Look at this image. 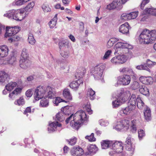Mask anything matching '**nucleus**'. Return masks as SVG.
<instances>
[{
    "mask_svg": "<svg viewBox=\"0 0 156 156\" xmlns=\"http://www.w3.org/2000/svg\"><path fill=\"white\" fill-rule=\"evenodd\" d=\"M24 100L22 97H20L17 101H16L15 102V104L16 105H23L24 104Z\"/></svg>",
    "mask_w": 156,
    "mask_h": 156,
    "instance_id": "nucleus-53",
    "label": "nucleus"
},
{
    "mask_svg": "<svg viewBox=\"0 0 156 156\" xmlns=\"http://www.w3.org/2000/svg\"><path fill=\"white\" fill-rule=\"evenodd\" d=\"M85 138L88 139L90 141H93L95 140V138L94 137V134L93 133H92L90 136H86Z\"/></svg>",
    "mask_w": 156,
    "mask_h": 156,
    "instance_id": "nucleus-58",
    "label": "nucleus"
},
{
    "mask_svg": "<svg viewBox=\"0 0 156 156\" xmlns=\"http://www.w3.org/2000/svg\"><path fill=\"white\" fill-rule=\"evenodd\" d=\"M137 98H136L135 94H133L129 101L128 103V105H129L134 109L135 108V105L136 103Z\"/></svg>",
    "mask_w": 156,
    "mask_h": 156,
    "instance_id": "nucleus-20",
    "label": "nucleus"
},
{
    "mask_svg": "<svg viewBox=\"0 0 156 156\" xmlns=\"http://www.w3.org/2000/svg\"><path fill=\"white\" fill-rule=\"evenodd\" d=\"M114 128L118 131H120L122 129L124 130V128L123 126L122 125L120 121L117 122V124L114 127Z\"/></svg>",
    "mask_w": 156,
    "mask_h": 156,
    "instance_id": "nucleus-46",
    "label": "nucleus"
},
{
    "mask_svg": "<svg viewBox=\"0 0 156 156\" xmlns=\"http://www.w3.org/2000/svg\"><path fill=\"white\" fill-rule=\"evenodd\" d=\"M57 15L56 14L54 17L49 23V25L51 28H54L56 25L57 20Z\"/></svg>",
    "mask_w": 156,
    "mask_h": 156,
    "instance_id": "nucleus-33",
    "label": "nucleus"
},
{
    "mask_svg": "<svg viewBox=\"0 0 156 156\" xmlns=\"http://www.w3.org/2000/svg\"><path fill=\"white\" fill-rule=\"evenodd\" d=\"M33 89H30L27 90L26 92V96L28 97H30L32 95L33 93Z\"/></svg>",
    "mask_w": 156,
    "mask_h": 156,
    "instance_id": "nucleus-64",
    "label": "nucleus"
},
{
    "mask_svg": "<svg viewBox=\"0 0 156 156\" xmlns=\"http://www.w3.org/2000/svg\"><path fill=\"white\" fill-rule=\"evenodd\" d=\"M83 106V108L87 111L89 114H92V110L91 109L89 103H87L86 105H84Z\"/></svg>",
    "mask_w": 156,
    "mask_h": 156,
    "instance_id": "nucleus-50",
    "label": "nucleus"
},
{
    "mask_svg": "<svg viewBox=\"0 0 156 156\" xmlns=\"http://www.w3.org/2000/svg\"><path fill=\"white\" fill-rule=\"evenodd\" d=\"M46 90L48 92V98L52 99L56 97V93L53 88L49 86H48L46 88Z\"/></svg>",
    "mask_w": 156,
    "mask_h": 156,
    "instance_id": "nucleus-15",
    "label": "nucleus"
},
{
    "mask_svg": "<svg viewBox=\"0 0 156 156\" xmlns=\"http://www.w3.org/2000/svg\"><path fill=\"white\" fill-rule=\"evenodd\" d=\"M144 114L145 119L147 121L150 120L151 119V111L149 108L147 107L144 110Z\"/></svg>",
    "mask_w": 156,
    "mask_h": 156,
    "instance_id": "nucleus-23",
    "label": "nucleus"
},
{
    "mask_svg": "<svg viewBox=\"0 0 156 156\" xmlns=\"http://www.w3.org/2000/svg\"><path fill=\"white\" fill-rule=\"evenodd\" d=\"M29 59V54L27 49L25 48H23L21 55L20 59Z\"/></svg>",
    "mask_w": 156,
    "mask_h": 156,
    "instance_id": "nucleus-31",
    "label": "nucleus"
},
{
    "mask_svg": "<svg viewBox=\"0 0 156 156\" xmlns=\"http://www.w3.org/2000/svg\"><path fill=\"white\" fill-rule=\"evenodd\" d=\"M136 102L138 108L140 109H142L144 106V104L140 98L138 96L137 97Z\"/></svg>",
    "mask_w": 156,
    "mask_h": 156,
    "instance_id": "nucleus-41",
    "label": "nucleus"
},
{
    "mask_svg": "<svg viewBox=\"0 0 156 156\" xmlns=\"http://www.w3.org/2000/svg\"><path fill=\"white\" fill-rule=\"evenodd\" d=\"M28 40V42L32 45H34L36 42V40L34 38L33 34L30 33L29 34Z\"/></svg>",
    "mask_w": 156,
    "mask_h": 156,
    "instance_id": "nucleus-42",
    "label": "nucleus"
},
{
    "mask_svg": "<svg viewBox=\"0 0 156 156\" xmlns=\"http://www.w3.org/2000/svg\"><path fill=\"white\" fill-rule=\"evenodd\" d=\"M105 68V65L103 63L100 64L92 68L90 72L93 74L94 78L98 80L102 76L104 70Z\"/></svg>",
    "mask_w": 156,
    "mask_h": 156,
    "instance_id": "nucleus-5",
    "label": "nucleus"
},
{
    "mask_svg": "<svg viewBox=\"0 0 156 156\" xmlns=\"http://www.w3.org/2000/svg\"><path fill=\"white\" fill-rule=\"evenodd\" d=\"M73 120L70 122L71 126L78 130L79 127L86 121L88 117L85 112L80 110L77 111L74 115Z\"/></svg>",
    "mask_w": 156,
    "mask_h": 156,
    "instance_id": "nucleus-3",
    "label": "nucleus"
},
{
    "mask_svg": "<svg viewBox=\"0 0 156 156\" xmlns=\"http://www.w3.org/2000/svg\"><path fill=\"white\" fill-rule=\"evenodd\" d=\"M129 28H130L128 23L126 22L120 26L119 31L120 33L127 34H129Z\"/></svg>",
    "mask_w": 156,
    "mask_h": 156,
    "instance_id": "nucleus-13",
    "label": "nucleus"
},
{
    "mask_svg": "<svg viewBox=\"0 0 156 156\" xmlns=\"http://www.w3.org/2000/svg\"><path fill=\"white\" fill-rule=\"evenodd\" d=\"M7 63L13 65L16 62V56L14 53H12L7 59Z\"/></svg>",
    "mask_w": 156,
    "mask_h": 156,
    "instance_id": "nucleus-22",
    "label": "nucleus"
},
{
    "mask_svg": "<svg viewBox=\"0 0 156 156\" xmlns=\"http://www.w3.org/2000/svg\"><path fill=\"white\" fill-rule=\"evenodd\" d=\"M133 139L132 138L131 136L130 135H128L125 141V146L126 149L128 151H134V148L132 147V141Z\"/></svg>",
    "mask_w": 156,
    "mask_h": 156,
    "instance_id": "nucleus-12",
    "label": "nucleus"
},
{
    "mask_svg": "<svg viewBox=\"0 0 156 156\" xmlns=\"http://www.w3.org/2000/svg\"><path fill=\"white\" fill-rule=\"evenodd\" d=\"M144 13L145 14H150L156 16V9L152 7L147 8L144 10Z\"/></svg>",
    "mask_w": 156,
    "mask_h": 156,
    "instance_id": "nucleus-26",
    "label": "nucleus"
},
{
    "mask_svg": "<svg viewBox=\"0 0 156 156\" xmlns=\"http://www.w3.org/2000/svg\"><path fill=\"white\" fill-rule=\"evenodd\" d=\"M71 107L68 106L62 107L61 108V111L63 112L64 114L66 115H69L70 114Z\"/></svg>",
    "mask_w": 156,
    "mask_h": 156,
    "instance_id": "nucleus-35",
    "label": "nucleus"
},
{
    "mask_svg": "<svg viewBox=\"0 0 156 156\" xmlns=\"http://www.w3.org/2000/svg\"><path fill=\"white\" fill-rule=\"evenodd\" d=\"M65 116L63 112L61 111L56 114L55 120L60 122H62L64 120Z\"/></svg>",
    "mask_w": 156,
    "mask_h": 156,
    "instance_id": "nucleus-32",
    "label": "nucleus"
},
{
    "mask_svg": "<svg viewBox=\"0 0 156 156\" xmlns=\"http://www.w3.org/2000/svg\"><path fill=\"white\" fill-rule=\"evenodd\" d=\"M112 104L113 107L115 108L118 107L121 104L118 99L112 102Z\"/></svg>",
    "mask_w": 156,
    "mask_h": 156,
    "instance_id": "nucleus-59",
    "label": "nucleus"
},
{
    "mask_svg": "<svg viewBox=\"0 0 156 156\" xmlns=\"http://www.w3.org/2000/svg\"><path fill=\"white\" fill-rule=\"evenodd\" d=\"M49 105V101L48 99L44 98L41 100L40 105L42 107H46Z\"/></svg>",
    "mask_w": 156,
    "mask_h": 156,
    "instance_id": "nucleus-37",
    "label": "nucleus"
},
{
    "mask_svg": "<svg viewBox=\"0 0 156 156\" xmlns=\"http://www.w3.org/2000/svg\"><path fill=\"white\" fill-rule=\"evenodd\" d=\"M22 89L20 88H16L12 93L10 94L9 97L11 99H13L18 94H20Z\"/></svg>",
    "mask_w": 156,
    "mask_h": 156,
    "instance_id": "nucleus-27",
    "label": "nucleus"
},
{
    "mask_svg": "<svg viewBox=\"0 0 156 156\" xmlns=\"http://www.w3.org/2000/svg\"><path fill=\"white\" fill-rule=\"evenodd\" d=\"M153 83V78L151 76H148L146 77L144 84L147 85H150Z\"/></svg>",
    "mask_w": 156,
    "mask_h": 156,
    "instance_id": "nucleus-48",
    "label": "nucleus"
},
{
    "mask_svg": "<svg viewBox=\"0 0 156 156\" xmlns=\"http://www.w3.org/2000/svg\"><path fill=\"white\" fill-rule=\"evenodd\" d=\"M20 30V27L18 26H15L13 27H6L5 37L12 36L18 33Z\"/></svg>",
    "mask_w": 156,
    "mask_h": 156,
    "instance_id": "nucleus-9",
    "label": "nucleus"
},
{
    "mask_svg": "<svg viewBox=\"0 0 156 156\" xmlns=\"http://www.w3.org/2000/svg\"><path fill=\"white\" fill-rule=\"evenodd\" d=\"M85 69L82 68L80 69H78L77 71V73L75 74V77L77 78L82 77L85 72Z\"/></svg>",
    "mask_w": 156,
    "mask_h": 156,
    "instance_id": "nucleus-34",
    "label": "nucleus"
},
{
    "mask_svg": "<svg viewBox=\"0 0 156 156\" xmlns=\"http://www.w3.org/2000/svg\"><path fill=\"white\" fill-rule=\"evenodd\" d=\"M139 91L141 94L147 96L149 95V92L148 88L144 85H141L139 89Z\"/></svg>",
    "mask_w": 156,
    "mask_h": 156,
    "instance_id": "nucleus-24",
    "label": "nucleus"
},
{
    "mask_svg": "<svg viewBox=\"0 0 156 156\" xmlns=\"http://www.w3.org/2000/svg\"><path fill=\"white\" fill-rule=\"evenodd\" d=\"M46 92V89L42 86H39L37 87L34 94V99L36 101H38L43 97Z\"/></svg>",
    "mask_w": 156,
    "mask_h": 156,
    "instance_id": "nucleus-8",
    "label": "nucleus"
},
{
    "mask_svg": "<svg viewBox=\"0 0 156 156\" xmlns=\"http://www.w3.org/2000/svg\"><path fill=\"white\" fill-rule=\"evenodd\" d=\"M121 0H114L111 4L107 5V9L111 10L116 8L117 9H120L122 8Z\"/></svg>",
    "mask_w": 156,
    "mask_h": 156,
    "instance_id": "nucleus-10",
    "label": "nucleus"
},
{
    "mask_svg": "<svg viewBox=\"0 0 156 156\" xmlns=\"http://www.w3.org/2000/svg\"><path fill=\"white\" fill-rule=\"evenodd\" d=\"M126 94H129V95H130L129 91H127L125 92H124V90L122 89L119 91L118 97L119 98L122 96H125Z\"/></svg>",
    "mask_w": 156,
    "mask_h": 156,
    "instance_id": "nucleus-54",
    "label": "nucleus"
},
{
    "mask_svg": "<svg viewBox=\"0 0 156 156\" xmlns=\"http://www.w3.org/2000/svg\"><path fill=\"white\" fill-rule=\"evenodd\" d=\"M117 56L119 64H122L126 62V57L125 55H122L118 56Z\"/></svg>",
    "mask_w": 156,
    "mask_h": 156,
    "instance_id": "nucleus-43",
    "label": "nucleus"
},
{
    "mask_svg": "<svg viewBox=\"0 0 156 156\" xmlns=\"http://www.w3.org/2000/svg\"><path fill=\"white\" fill-rule=\"evenodd\" d=\"M141 85H140L139 82L136 81H134L131 84V88L132 89L135 90L140 88Z\"/></svg>",
    "mask_w": 156,
    "mask_h": 156,
    "instance_id": "nucleus-44",
    "label": "nucleus"
},
{
    "mask_svg": "<svg viewBox=\"0 0 156 156\" xmlns=\"http://www.w3.org/2000/svg\"><path fill=\"white\" fill-rule=\"evenodd\" d=\"M112 141L108 140H103L101 142V147L103 149H106L108 148H110L111 147Z\"/></svg>",
    "mask_w": 156,
    "mask_h": 156,
    "instance_id": "nucleus-21",
    "label": "nucleus"
},
{
    "mask_svg": "<svg viewBox=\"0 0 156 156\" xmlns=\"http://www.w3.org/2000/svg\"><path fill=\"white\" fill-rule=\"evenodd\" d=\"M112 51L111 50H108L105 52L104 56L102 58V59L104 60L107 59L109 57V56L111 55V54L112 53Z\"/></svg>",
    "mask_w": 156,
    "mask_h": 156,
    "instance_id": "nucleus-57",
    "label": "nucleus"
},
{
    "mask_svg": "<svg viewBox=\"0 0 156 156\" xmlns=\"http://www.w3.org/2000/svg\"><path fill=\"white\" fill-rule=\"evenodd\" d=\"M16 85L17 83L16 82H11L5 86V87L7 90L10 91L16 87Z\"/></svg>",
    "mask_w": 156,
    "mask_h": 156,
    "instance_id": "nucleus-36",
    "label": "nucleus"
},
{
    "mask_svg": "<svg viewBox=\"0 0 156 156\" xmlns=\"http://www.w3.org/2000/svg\"><path fill=\"white\" fill-rule=\"evenodd\" d=\"M70 153L72 156H81L84 153L83 149L79 146L74 147L71 151Z\"/></svg>",
    "mask_w": 156,
    "mask_h": 156,
    "instance_id": "nucleus-11",
    "label": "nucleus"
},
{
    "mask_svg": "<svg viewBox=\"0 0 156 156\" xmlns=\"http://www.w3.org/2000/svg\"><path fill=\"white\" fill-rule=\"evenodd\" d=\"M8 77V75L3 71H0V82H4Z\"/></svg>",
    "mask_w": 156,
    "mask_h": 156,
    "instance_id": "nucleus-38",
    "label": "nucleus"
},
{
    "mask_svg": "<svg viewBox=\"0 0 156 156\" xmlns=\"http://www.w3.org/2000/svg\"><path fill=\"white\" fill-rule=\"evenodd\" d=\"M100 124L102 126H105L108 124V122L106 121H104L102 119H101L99 121Z\"/></svg>",
    "mask_w": 156,
    "mask_h": 156,
    "instance_id": "nucleus-63",
    "label": "nucleus"
},
{
    "mask_svg": "<svg viewBox=\"0 0 156 156\" xmlns=\"http://www.w3.org/2000/svg\"><path fill=\"white\" fill-rule=\"evenodd\" d=\"M130 20L136 18L138 15V12H134L128 13Z\"/></svg>",
    "mask_w": 156,
    "mask_h": 156,
    "instance_id": "nucleus-51",
    "label": "nucleus"
},
{
    "mask_svg": "<svg viewBox=\"0 0 156 156\" xmlns=\"http://www.w3.org/2000/svg\"><path fill=\"white\" fill-rule=\"evenodd\" d=\"M136 68L139 70H145L149 72H151L150 69L147 66L146 64H145L138 66H136Z\"/></svg>",
    "mask_w": 156,
    "mask_h": 156,
    "instance_id": "nucleus-45",
    "label": "nucleus"
},
{
    "mask_svg": "<svg viewBox=\"0 0 156 156\" xmlns=\"http://www.w3.org/2000/svg\"><path fill=\"white\" fill-rule=\"evenodd\" d=\"M136 120H133L131 121V131L133 133L136 132Z\"/></svg>",
    "mask_w": 156,
    "mask_h": 156,
    "instance_id": "nucleus-47",
    "label": "nucleus"
},
{
    "mask_svg": "<svg viewBox=\"0 0 156 156\" xmlns=\"http://www.w3.org/2000/svg\"><path fill=\"white\" fill-rule=\"evenodd\" d=\"M124 128V130H127L129 128L130 121L127 119H122L120 121Z\"/></svg>",
    "mask_w": 156,
    "mask_h": 156,
    "instance_id": "nucleus-29",
    "label": "nucleus"
},
{
    "mask_svg": "<svg viewBox=\"0 0 156 156\" xmlns=\"http://www.w3.org/2000/svg\"><path fill=\"white\" fill-rule=\"evenodd\" d=\"M111 62L113 64L115 65H117L119 64L117 56L113 58L111 60Z\"/></svg>",
    "mask_w": 156,
    "mask_h": 156,
    "instance_id": "nucleus-62",
    "label": "nucleus"
},
{
    "mask_svg": "<svg viewBox=\"0 0 156 156\" xmlns=\"http://www.w3.org/2000/svg\"><path fill=\"white\" fill-rule=\"evenodd\" d=\"M58 45L60 49H61L62 47H64L68 48L69 43L68 41H67L62 40L59 42Z\"/></svg>",
    "mask_w": 156,
    "mask_h": 156,
    "instance_id": "nucleus-40",
    "label": "nucleus"
},
{
    "mask_svg": "<svg viewBox=\"0 0 156 156\" xmlns=\"http://www.w3.org/2000/svg\"><path fill=\"white\" fill-rule=\"evenodd\" d=\"M87 97L91 100L94 99L95 97V92L91 88L88 90L87 93Z\"/></svg>",
    "mask_w": 156,
    "mask_h": 156,
    "instance_id": "nucleus-30",
    "label": "nucleus"
},
{
    "mask_svg": "<svg viewBox=\"0 0 156 156\" xmlns=\"http://www.w3.org/2000/svg\"><path fill=\"white\" fill-rule=\"evenodd\" d=\"M146 66L149 68H152L154 66L156 65V62H152L149 59H147L146 61Z\"/></svg>",
    "mask_w": 156,
    "mask_h": 156,
    "instance_id": "nucleus-49",
    "label": "nucleus"
},
{
    "mask_svg": "<svg viewBox=\"0 0 156 156\" xmlns=\"http://www.w3.org/2000/svg\"><path fill=\"white\" fill-rule=\"evenodd\" d=\"M131 80L130 75L127 74L123 75L117 78L116 83H115V86L117 87L120 85H127L130 83Z\"/></svg>",
    "mask_w": 156,
    "mask_h": 156,
    "instance_id": "nucleus-7",
    "label": "nucleus"
},
{
    "mask_svg": "<svg viewBox=\"0 0 156 156\" xmlns=\"http://www.w3.org/2000/svg\"><path fill=\"white\" fill-rule=\"evenodd\" d=\"M133 48L132 45L128 43L118 42L115 46V54H121L122 53H127L129 52L130 50Z\"/></svg>",
    "mask_w": 156,
    "mask_h": 156,
    "instance_id": "nucleus-4",
    "label": "nucleus"
},
{
    "mask_svg": "<svg viewBox=\"0 0 156 156\" xmlns=\"http://www.w3.org/2000/svg\"><path fill=\"white\" fill-rule=\"evenodd\" d=\"M118 40L115 38H112L109 39L107 43V46L108 48H109L112 47L114 44L118 41Z\"/></svg>",
    "mask_w": 156,
    "mask_h": 156,
    "instance_id": "nucleus-39",
    "label": "nucleus"
},
{
    "mask_svg": "<svg viewBox=\"0 0 156 156\" xmlns=\"http://www.w3.org/2000/svg\"><path fill=\"white\" fill-rule=\"evenodd\" d=\"M88 152H86L87 155L95 154L98 151V148L95 145H90L87 147Z\"/></svg>",
    "mask_w": 156,
    "mask_h": 156,
    "instance_id": "nucleus-18",
    "label": "nucleus"
},
{
    "mask_svg": "<svg viewBox=\"0 0 156 156\" xmlns=\"http://www.w3.org/2000/svg\"><path fill=\"white\" fill-rule=\"evenodd\" d=\"M118 99L121 104L124 103L127 100V98L126 97V95L118 98Z\"/></svg>",
    "mask_w": 156,
    "mask_h": 156,
    "instance_id": "nucleus-61",
    "label": "nucleus"
},
{
    "mask_svg": "<svg viewBox=\"0 0 156 156\" xmlns=\"http://www.w3.org/2000/svg\"><path fill=\"white\" fill-rule=\"evenodd\" d=\"M156 40V30L150 31L146 29H144L141 32L138 37L140 43L146 44L152 43Z\"/></svg>",
    "mask_w": 156,
    "mask_h": 156,
    "instance_id": "nucleus-2",
    "label": "nucleus"
},
{
    "mask_svg": "<svg viewBox=\"0 0 156 156\" xmlns=\"http://www.w3.org/2000/svg\"><path fill=\"white\" fill-rule=\"evenodd\" d=\"M20 66L23 69H26L29 67L30 64V62L29 59H20Z\"/></svg>",
    "mask_w": 156,
    "mask_h": 156,
    "instance_id": "nucleus-14",
    "label": "nucleus"
},
{
    "mask_svg": "<svg viewBox=\"0 0 156 156\" xmlns=\"http://www.w3.org/2000/svg\"><path fill=\"white\" fill-rule=\"evenodd\" d=\"M61 126V124L60 123H58V122H52L51 123L49 124V127H48V130L49 133L54 131L55 130V129L57 127H60Z\"/></svg>",
    "mask_w": 156,
    "mask_h": 156,
    "instance_id": "nucleus-17",
    "label": "nucleus"
},
{
    "mask_svg": "<svg viewBox=\"0 0 156 156\" xmlns=\"http://www.w3.org/2000/svg\"><path fill=\"white\" fill-rule=\"evenodd\" d=\"M20 37L16 35H14L13 37H12L10 38L9 39V40H11V42H12L13 41H18L20 40Z\"/></svg>",
    "mask_w": 156,
    "mask_h": 156,
    "instance_id": "nucleus-56",
    "label": "nucleus"
},
{
    "mask_svg": "<svg viewBox=\"0 0 156 156\" xmlns=\"http://www.w3.org/2000/svg\"><path fill=\"white\" fill-rule=\"evenodd\" d=\"M63 94L65 98L67 100H72V96L68 89H66L64 90L63 92Z\"/></svg>",
    "mask_w": 156,
    "mask_h": 156,
    "instance_id": "nucleus-28",
    "label": "nucleus"
},
{
    "mask_svg": "<svg viewBox=\"0 0 156 156\" xmlns=\"http://www.w3.org/2000/svg\"><path fill=\"white\" fill-rule=\"evenodd\" d=\"M138 137L140 139H141L142 137L145 136V133L144 131L142 129H140L138 130Z\"/></svg>",
    "mask_w": 156,
    "mask_h": 156,
    "instance_id": "nucleus-60",
    "label": "nucleus"
},
{
    "mask_svg": "<svg viewBox=\"0 0 156 156\" xmlns=\"http://www.w3.org/2000/svg\"><path fill=\"white\" fill-rule=\"evenodd\" d=\"M123 144L122 142L112 141L111 149L112 151L109 152V154L112 155L116 153H119L122 152L123 149Z\"/></svg>",
    "mask_w": 156,
    "mask_h": 156,
    "instance_id": "nucleus-6",
    "label": "nucleus"
},
{
    "mask_svg": "<svg viewBox=\"0 0 156 156\" xmlns=\"http://www.w3.org/2000/svg\"><path fill=\"white\" fill-rule=\"evenodd\" d=\"M8 48L6 46L0 47V57H4L8 54Z\"/></svg>",
    "mask_w": 156,
    "mask_h": 156,
    "instance_id": "nucleus-19",
    "label": "nucleus"
},
{
    "mask_svg": "<svg viewBox=\"0 0 156 156\" xmlns=\"http://www.w3.org/2000/svg\"><path fill=\"white\" fill-rule=\"evenodd\" d=\"M134 109L128 105V106L125 108H122L120 111V113L122 114L127 115L129 114Z\"/></svg>",
    "mask_w": 156,
    "mask_h": 156,
    "instance_id": "nucleus-25",
    "label": "nucleus"
},
{
    "mask_svg": "<svg viewBox=\"0 0 156 156\" xmlns=\"http://www.w3.org/2000/svg\"><path fill=\"white\" fill-rule=\"evenodd\" d=\"M34 5V2H32L29 3L25 8L10 10L4 14V16L16 21H21L28 15L29 12L31 10Z\"/></svg>",
    "mask_w": 156,
    "mask_h": 156,
    "instance_id": "nucleus-1",
    "label": "nucleus"
},
{
    "mask_svg": "<svg viewBox=\"0 0 156 156\" xmlns=\"http://www.w3.org/2000/svg\"><path fill=\"white\" fill-rule=\"evenodd\" d=\"M121 19L123 21H126L128 20H130L128 13H124L121 16Z\"/></svg>",
    "mask_w": 156,
    "mask_h": 156,
    "instance_id": "nucleus-55",
    "label": "nucleus"
},
{
    "mask_svg": "<svg viewBox=\"0 0 156 156\" xmlns=\"http://www.w3.org/2000/svg\"><path fill=\"white\" fill-rule=\"evenodd\" d=\"M83 82L82 80L78 79L76 81L72 82L69 84L70 87L74 90L77 89L80 85L82 84Z\"/></svg>",
    "mask_w": 156,
    "mask_h": 156,
    "instance_id": "nucleus-16",
    "label": "nucleus"
},
{
    "mask_svg": "<svg viewBox=\"0 0 156 156\" xmlns=\"http://www.w3.org/2000/svg\"><path fill=\"white\" fill-rule=\"evenodd\" d=\"M42 8L44 12H49L51 10L50 8L47 4H44L42 6Z\"/></svg>",
    "mask_w": 156,
    "mask_h": 156,
    "instance_id": "nucleus-52",
    "label": "nucleus"
}]
</instances>
